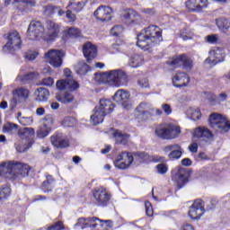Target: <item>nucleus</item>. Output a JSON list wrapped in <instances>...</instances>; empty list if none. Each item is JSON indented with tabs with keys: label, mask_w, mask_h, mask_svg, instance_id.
Instances as JSON below:
<instances>
[{
	"label": "nucleus",
	"mask_w": 230,
	"mask_h": 230,
	"mask_svg": "<svg viewBox=\"0 0 230 230\" xmlns=\"http://www.w3.org/2000/svg\"><path fill=\"white\" fill-rule=\"evenodd\" d=\"M13 4L19 10H24L26 7L35 6V2L31 0H14Z\"/></svg>",
	"instance_id": "e433bc0d"
},
{
	"label": "nucleus",
	"mask_w": 230,
	"mask_h": 230,
	"mask_svg": "<svg viewBox=\"0 0 230 230\" xmlns=\"http://www.w3.org/2000/svg\"><path fill=\"white\" fill-rule=\"evenodd\" d=\"M138 87H141V89H148L150 88V83L146 78H142L137 81Z\"/></svg>",
	"instance_id": "603ef678"
},
{
	"label": "nucleus",
	"mask_w": 230,
	"mask_h": 230,
	"mask_svg": "<svg viewBox=\"0 0 230 230\" xmlns=\"http://www.w3.org/2000/svg\"><path fill=\"white\" fill-rule=\"evenodd\" d=\"M193 136L194 137H201V139H204L205 141L213 138V134L211 133V131H209V129L205 127H199L194 129Z\"/></svg>",
	"instance_id": "7c9ffc66"
},
{
	"label": "nucleus",
	"mask_w": 230,
	"mask_h": 230,
	"mask_svg": "<svg viewBox=\"0 0 230 230\" xmlns=\"http://www.w3.org/2000/svg\"><path fill=\"white\" fill-rule=\"evenodd\" d=\"M190 84V76L184 72L176 73L172 77V84L174 87H186Z\"/></svg>",
	"instance_id": "4be33fe9"
},
{
	"label": "nucleus",
	"mask_w": 230,
	"mask_h": 230,
	"mask_svg": "<svg viewBox=\"0 0 230 230\" xmlns=\"http://www.w3.org/2000/svg\"><path fill=\"white\" fill-rule=\"evenodd\" d=\"M189 116L190 117V119H192L193 121H199V119H200L202 116V113H200V110L199 109H190Z\"/></svg>",
	"instance_id": "a19ab883"
},
{
	"label": "nucleus",
	"mask_w": 230,
	"mask_h": 230,
	"mask_svg": "<svg viewBox=\"0 0 230 230\" xmlns=\"http://www.w3.org/2000/svg\"><path fill=\"white\" fill-rule=\"evenodd\" d=\"M13 98L11 101L12 107H16L17 103H21V100L26 101L30 98V90L20 87L13 91Z\"/></svg>",
	"instance_id": "6ab92c4d"
},
{
	"label": "nucleus",
	"mask_w": 230,
	"mask_h": 230,
	"mask_svg": "<svg viewBox=\"0 0 230 230\" xmlns=\"http://www.w3.org/2000/svg\"><path fill=\"white\" fill-rule=\"evenodd\" d=\"M75 71L77 75H85V73H88V71H91V68L89 67V65H87L85 62L81 61L75 65Z\"/></svg>",
	"instance_id": "4c0bfd02"
},
{
	"label": "nucleus",
	"mask_w": 230,
	"mask_h": 230,
	"mask_svg": "<svg viewBox=\"0 0 230 230\" xmlns=\"http://www.w3.org/2000/svg\"><path fill=\"white\" fill-rule=\"evenodd\" d=\"M208 0H188L186 6L192 12H202L204 8H208Z\"/></svg>",
	"instance_id": "393cba45"
},
{
	"label": "nucleus",
	"mask_w": 230,
	"mask_h": 230,
	"mask_svg": "<svg viewBox=\"0 0 230 230\" xmlns=\"http://www.w3.org/2000/svg\"><path fill=\"white\" fill-rule=\"evenodd\" d=\"M204 213H206V209L204 208V201H202V199H197L190 208L188 216L192 220H199V218H200Z\"/></svg>",
	"instance_id": "dca6fc26"
},
{
	"label": "nucleus",
	"mask_w": 230,
	"mask_h": 230,
	"mask_svg": "<svg viewBox=\"0 0 230 230\" xmlns=\"http://www.w3.org/2000/svg\"><path fill=\"white\" fill-rule=\"evenodd\" d=\"M75 226V227H81V229L92 227V229L95 230H103V221L96 217H81Z\"/></svg>",
	"instance_id": "9b49d317"
},
{
	"label": "nucleus",
	"mask_w": 230,
	"mask_h": 230,
	"mask_svg": "<svg viewBox=\"0 0 230 230\" xmlns=\"http://www.w3.org/2000/svg\"><path fill=\"white\" fill-rule=\"evenodd\" d=\"M124 19L128 26H136V24H139V22H141V16H139L137 12L132 9H129L125 13Z\"/></svg>",
	"instance_id": "b1692460"
},
{
	"label": "nucleus",
	"mask_w": 230,
	"mask_h": 230,
	"mask_svg": "<svg viewBox=\"0 0 230 230\" xmlns=\"http://www.w3.org/2000/svg\"><path fill=\"white\" fill-rule=\"evenodd\" d=\"M18 136L22 139H28L35 136V129L33 128H22L18 130Z\"/></svg>",
	"instance_id": "72a5a7b5"
},
{
	"label": "nucleus",
	"mask_w": 230,
	"mask_h": 230,
	"mask_svg": "<svg viewBox=\"0 0 230 230\" xmlns=\"http://www.w3.org/2000/svg\"><path fill=\"white\" fill-rule=\"evenodd\" d=\"M67 33L70 37H80V30L75 27H71L67 30Z\"/></svg>",
	"instance_id": "6e6d98bb"
},
{
	"label": "nucleus",
	"mask_w": 230,
	"mask_h": 230,
	"mask_svg": "<svg viewBox=\"0 0 230 230\" xmlns=\"http://www.w3.org/2000/svg\"><path fill=\"white\" fill-rule=\"evenodd\" d=\"M60 33V25L53 21H48L46 22V28L43 33V40L47 42H53L56 39H58Z\"/></svg>",
	"instance_id": "1a4fd4ad"
},
{
	"label": "nucleus",
	"mask_w": 230,
	"mask_h": 230,
	"mask_svg": "<svg viewBox=\"0 0 230 230\" xmlns=\"http://www.w3.org/2000/svg\"><path fill=\"white\" fill-rule=\"evenodd\" d=\"M12 189L8 185H5L0 189V202H4L10 197Z\"/></svg>",
	"instance_id": "58836bf2"
},
{
	"label": "nucleus",
	"mask_w": 230,
	"mask_h": 230,
	"mask_svg": "<svg viewBox=\"0 0 230 230\" xmlns=\"http://www.w3.org/2000/svg\"><path fill=\"white\" fill-rule=\"evenodd\" d=\"M161 40H163V31L155 25H150L137 35V46L144 51H148L154 44H159Z\"/></svg>",
	"instance_id": "f03ea898"
},
{
	"label": "nucleus",
	"mask_w": 230,
	"mask_h": 230,
	"mask_svg": "<svg viewBox=\"0 0 230 230\" xmlns=\"http://www.w3.org/2000/svg\"><path fill=\"white\" fill-rule=\"evenodd\" d=\"M205 97L210 102L211 105H215L217 103V95L215 93L206 92Z\"/></svg>",
	"instance_id": "864d4df0"
},
{
	"label": "nucleus",
	"mask_w": 230,
	"mask_h": 230,
	"mask_svg": "<svg viewBox=\"0 0 230 230\" xmlns=\"http://www.w3.org/2000/svg\"><path fill=\"white\" fill-rule=\"evenodd\" d=\"M83 53L89 64L90 60H94V58H96L98 49H96V46L93 45V43L86 42L83 46Z\"/></svg>",
	"instance_id": "5701e85b"
},
{
	"label": "nucleus",
	"mask_w": 230,
	"mask_h": 230,
	"mask_svg": "<svg viewBox=\"0 0 230 230\" xmlns=\"http://www.w3.org/2000/svg\"><path fill=\"white\" fill-rule=\"evenodd\" d=\"M113 137L116 139V143L119 145H127L128 143V135L121 133V131L115 129L112 132Z\"/></svg>",
	"instance_id": "473e14b6"
},
{
	"label": "nucleus",
	"mask_w": 230,
	"mask_h": 230,
	"mask_svg": "<svg viewBox=\"0 0 230 230\" xmlns=\"http://www.w3.org/2000/svg\"><path fill=\"white\" fill-rule=\"evenodd\" d=\"M208 123L214 130L217 132H220L221 134L224 132H227L230 130V123L226 117L218 114V113H212L209 116Z\"/></svg>",
	"instance_id": "6e6552de"
},
{
	"label": "nucleus",
	"mask_w": 230,
	"mask_h": 230,
	"mask_svg": "<svg viewBox=\"0 0 230 230\" xmlns=\"http://www.w3.org/2000/svg\"><path fill=\"white\" fill-rule=\"evenodd\" d=\"M94 17L98 21L108 22L112 19V9L109 6H99L97 10L93 13Z\"/></svg>",
	"instance_id": "412c9836"
},
{
	"label": "nucleus",
	"mask_w": 230,
	"mask_h": 230,
	"mask_svg": "<svg viewBox=\"0 0 230 230\" xmlns=\"http://www.w3.org/2000/svg\"><path fill=\"white\" fill-rule=\"evenodd\" d=\"M216 24L224 35H226V37H230V21L226 18H220L216 20Z\"/></svg>",
	"instance_id": "c85d7f7f"
},
{
	"label": "nucleus",
	"mask_w": 230,
	"mask_h": 230,
	"mask_svg": "<svg viewBox=\"0 0 230 230\" xmlns=\"http://www.w3.org/2000/svg\"><path fill=\"white\" fill-rule=\"evenodd\" d=\"M121 33H123V27L121 25H117L111 30V35H113V37H119Z\"/></svg>",
	"instance_id": "09e8293b"
},
{
	"label": "nucleus",
	"mask_w": 230,
	"mask_h": 230,
	"mask_svg": "<svg viewBox=\"0 0 230 230\" xmlns=\"http://www.w3.org/2000/svg\"><path fill=\"white\" fill-rule=\"evenodd\" d=\"M38 56H39V53L31 50V51H28V52L25 54V58H26L27 60H35Z\"/></svg>",
	"instance_id": "052dcab7"
},
{
	"label": "nucleus",
	"mask_w": 230,
	"mask_h": 230,
	"mask_svg": "<svg viewBox=\"0 0 230 230\" xmlns=\"http://www.w3.org/2000/svg\"><path fill=\"white\" fill-rule=\"evenodd\" d=\"M31 167L15 160L4 161L0 164V177L9 181H21L30 175Z\"/></svg>",
	"instance_id": "f257e3e1"
},
{
	"label": "nucleus",
	"mask_w": 230,
	"mask_h": 230,
	"mask_svg": "<svg viewBox=\"0 0 230 230\" xmlns=\"http://www.w3.org/2000/svg\"><path fill=\"white\" fill-rule=\"evenodd\" d=\"M156 171L160 175H165L168 172V166L165 164H159L156 165Z\"/></svg>",
	"instance_id": "8fccbe9b"
},
{
	"label": "nucleus",
	"mask_w": 230,
	"mask_h": 230,
	"mask_svg": "<svg viewBox=\"0 0 230 230\" xmlns=\"http://www.w3.org/2000/svg\"><path fill=\"white\" fill-rule=\"evenodd\" d=\"M57 88L59 89V91H76L77 89H80V84L76 82L73 78H68L65 80H59L57 82Z\"/></svg>",
	"instance_id": "aec40b11"
},
{
	"label": "nucleus",
	"mask_w": 230,
	"mask_h": 230,
	"mask_svg": "<svg viewBox=\"0 0 230 230\" xmlns=\"http://www.w3.org/2000/svg\"><path fill=\"white\" fill-rule=\"evenodd\" d=\"M41 84L42 85H46L47 87H51V85H53L54 84V81H53V78L47 77L42 80Z\"/></svg>",
	"instance_id": "680f3d73"
},
{
	"label": "nucleus",
	"mask_w": 230,
	"mask_h": 230,
	"mask_svg": "<svg viewBox=\"0 0 230 230\" xmlns=\"http://www.w3.org/2000/svg\"><path fill=\"white\" fill-rule=\"evenodd\" d=\"M180 37L182 40H190L193 39V32L188 29H183L180 31Z\"/></svg>",
	"instance_id": "37998d69"
},
{
	"label": "nucleus",
	"mask_w": 230,
	"mask_h": 230,
	"mask_svg": "<svg viewBox=\"0 0 230 230\" xmlns=\"http://www.w3.org/2000/svg\"><path fill=\"white\" fill-rule=\"evenodd\" d=\"M95 80L98 84H109L114 87H121L127 85L128 77L122 70H111L102 74H96Z\"/></svg>",
	"instance_id": "7ed1b4c3"
},
{
	"label": "nucleus",
	"mask_w": 230,
	"mask_h": 230,
	"mask_svg": "<svg viewBox=\"0 0 230 230\" xmlns=\"http://www.w3.org/2000/svg\"><path fill=\"white\" fill-rule=\"evenodd\" d=\"M157 137L170 141L181 136V126L173 123H165L158 126L155 131Z\"/></svg>",
	"instance_id": "0eeeda50"
},
{
	"label": "nucleus",
	"mask_w": 230,
	"mask_h": 230,
	"mask_svg": "<svg viewBox=\"0 0 230 230\" xmlns=\"http://www.w3.org/2000/svg\"><path fill=\"white\" fill-rule=\"evenodd\" d=\"M142 13H146V15H154L155 13V9H142Z\"/></svg>",
	"instance_id": "69168bd1"
},
{
	"label": "nucleus",
	"mask_w": 230,
	"mask_h": 230,
	"mask_svg": "<svg viewBox=\"0 0 230 230\" xmlns=\"http://www.w3.org/2000/svg\"><path fill=\"white\" fill-rule=\"evenodd\" d=\"M162 113L164 112L165 116H170L172 112H173V110L172 109V105L168 103H163L161 105Z\"/></svg>",
	"instance_id": "de8ad7c7"
},
{
	"label": "nucleus",
	"mask_w": 230,
	"mask_h": 230,
	"mask_svg": "<svg viewBox=\"0 0 230 230\" xmlns=\"http://www.w3.org/2000/svg\"><path fill=\"white\" fill-rule=\"evenodd\" d=\"M190 172L186 170V168L180 167L178 168V172L175 173L173 179L174 181H177L178 184L181 186L188 182Z\"/></svg>",
	"instance_id": "cd10ccee"
},
{
	"label": "nucleus",
	"mask_w": 230,
	"mask_h": 230,
	"mask_svg": "<svg viewBox=\"0 0 230 230\" xmlns=\"http://www.w3.org/2000/svg\"><path fill=\"white\" fill-rule=\"evenodd\" d=\"M19 123H21V125H23L24 127L30 126L33 123V118L32 117H20Z\"/></svg>",
	"instance_id": "49530a36"
},
{
	"label": "nucleus",
	"mask_w": 230,
	"mask_h": 230,
	"mask_svg": "<svg viewBox=\"0 0 230 230\" xmlns=\"http://www.w3.org/2000/svg\"><path fill=\"white\" fill-rule=\"evenodd\" d=\"M64 51L58 49H50L45 54V58L52 67H61L63 64L62 58Z\"/></svg>",
	"instance_id": "f8f14e48"
},
{
	"label": "nucleus",
	"mask_w": 230,
	"mask_h": 230,
	"mask_svg": "<svg viewBox=\"0 0 230 230\" xmlns=\"http://www.w3.org/2000/svg\"><path fill=\"white\" fill-rule=\"evenodd\" d=\"M206 42H208V44H217L218 42V35L217 34H211L205 37Z\"/></svg>",
	"instance_id": "3c124183"
},
{
	"label": "nucleus",
	"mask_w": 230,
	"mask_h": 230,
	"mask_svg": "<svg viewBox=\"0 0 230 230\" xmlns=\"http://www.w3.org/2000/svg\"><path fill=\"white\" fill-rule=\"evenodd\" d=\"M189 150L190 152H191L192 154H197L198 150H199V145L197 143H192L189 146Z\"/></svg>",
	"instance_id": "e2e57ef3"
},
{
	"label": "nucleus",
	"mask_w": 230,
	"mask_h": 230,
	"mask_svg": "<svg viewBox=\"0 0 230 230\" xmlns=\"http://www.w3.org/2000/svg\"><path fill=\"white\" fill-rule=\"evenodd\" d=\"M112 111H114V104L111 100H101L99 106L95 107L93 114L91 116V123H93V125H100V123H103L105 116L111 114Z\"/></svg>",
	"instance_id": "423d86ee"
},
{
	"label": "nucleus",
	"mask_w": 230,
	"mask_h": 230,
	"mask_svg": "<svg viewBox=\"0 0 230 230\" xmlns=\"http://www.w3.org/2000/svg\"><path fill=\"white\" fill-rule=\"evenodd\" d=\"M87 2L88 0H69L67 8H71L75 13H80L85 8Z\"/></svg>",
	"instance_id": "c756f323"
},
{
	"label": "nucleus",
	"mask_w": 230,
	"mask_h": 230,
	"mask_svg": "<svg viewBox=\"0 0 230 230\" xmlns=\"http://www.w3.org/2000/svg\"><path fill=\"white\" fill-rule=\"evenodd\" d=\"M35 100L36 102H47L48 98H49V90L46 88H38L35 92Z\"/></svg>",
	"instance_id": "2f4dec72"
},
{
	"label": "nucleus",
	"mask_w": 230,
	"mask_h": 230,
	"mask_svg": "<svg viewBox=\"0 0 230 230\" xmlns=\"http://www.w3.org/2000/svg\"><path fill=\"white\" fill-rule=\"evenodd\" d=\"M49 132H51V127H47L46 125H43L37 131V137H39L40 139H44V137H48Z\"/></svg>",
	"instance_id": "ea45409f"
},
{
	"label": "nucleus",
	"mask_w": 230,
	"mask_h": 230,
	"mask_svg": "<svg viewBox=\"0 0 230 230\" xmlns=\"http://www.w3.org/2000/svg\"><path fill=\"white\" fill-rule=\"evenodd\" d=\"M56 100H58V102H60V103L67 104L72 103V102L75 100V96L66 92L65 93L58 94L56 96Z\"/></svg>",
	"instance_id": "f704fd0d"
},
{
	"label": "nucleus",
	"mask_w": 230,
	"mask_h": 230,
	"mask_svg": "<svg viewBox=\"0 0 230 230\" xmlns=\"http://www.w3.org/2000/svg\"><path fill=\"white\" fill-rule=\"evenodd\" d=\"M76 119L73 117H66L62 120L63 127H75Z\"/></svg>",
	"instance_id": "a18cd8bd"
},
{
	"label": "nucleus",
	"mask_w": 230,
	"mask_h": 230,
	"mask_svg": "<svg viewBox=\"0 0 230 230\" xmlns=\"http://www.w3.org/2000/svg\"><path fill=\"white\" fill-rule=\"evenodd\" d=\"M144 62L143 56L136 54L130 58L128 65L130 67H139Z\"/></svg>",
	"instance_id": "c9c22d12"
},
{
	"label": "nucleus",
	"mask_w": 230,
	"mask_h": 230,
	"mask_svg": "<svg viewBox=\"0 0 230 230\" xmlns=\"http://www.w3.org/2000/svg\"><path fill=\"white\" fill-rule=\"evenodd\" d=\"M47 230H64V224L58 222L48 227Z\"/></svg>",
	"instance_id": "bf43d9fd"
},
{
	"label": "nucleus",
	"mask_w": 230,
	"mask_h": 230,
	"mask_svg": "<svg viewBox=\"0 0 230 230\" xmlns=\"http://www.w3.org/2000/svg\"><path fill=\"white\" fill-rule=\"evenodd\" d=\"M93 199L99 206H107L111 200V192L101 187L93 191Z\"/></svg>",
	"instance_id": "a211bd4d"
},
{
	"label": "nucleus",
	"mask_w": 230,
	"mask_h": 230,
	"mask_svg": "<svg viewBox=\"0 0 230 230\" xmlns=\"http://www.w3.org/2000/svg\"><path fill=\"white\" fill-rule=\"evenodd\" d=\"M4 132H6L7 134H13V132H17V124L10 122L4 124Z\"/></svg>",
	"instance_id": "c03bdc74"
},
{
	"label": "nucleus",
	"mask_w": 230,
	"mask_h": 230,
	"mask_svg": "<svg viewBox=\"0 0 230 230\" xmlns=\"http://www.w3.org/2000/svg\"><path fill=\"white\" fill-rule=\"evenodd\" d=\"M113 100L117 103H120L123 109H126L127 111H130V109H132V104L128 102V100H130V93L127 90H118L113 95Z\"/></svg>",
	"instance_id": "2eb2a0df"
},
{
	"label": "nucleus",
	"mask_w": 230,
	"mask_h": 230,
	"mask_svg": "<svg viewBox=\"0 0 230 230\" xmlns=\"http://www.w3.org/2000/svg\"><path fill=\"white\" fill-rule=\"evenodd\" d=\"M66 17L70 22H75L76 21V14L73 13V11L71 10L66 12Z\"/></svg>",
	"instance_id": "13d9d810"
},
{
	"label": "nucleus",
	"mask_w": 230,
	"mask_h": 230,
	"mask_svg": "<svg viewBox=\"0 0 230 230\" xmlns=\"http://www.w3.org/2000/svg\"><path fill=\"white\" fill-rule=\"evenodd\" d=\"M168 64L169 66H172V67H181V66H183L187 70L193 67V61H191L186 55L174 57L171 61H168Z\"/></svg>",
	"instance_id": "f3484780"
},
{
	"label": "nucleus",
	"mask_w": 230,
	"mask_h": 230,
	"mask_svg": "<svg viewBox=\"0 0 230 230\" xmlns=\"http://www.w3.org/2000/svg\"><path fill=\"white\" fill-rule=\"evenodd\" d=\"M145 157V153L122 152L120 155L117 156L114 164L116 168H119V170H126V168H128V166H130L132 163H134V164L142 163Z\"/></svg>",
	"instance_id": "20e7f679"
},
{
	"label": "nucleus",
	"mask_w": 230,
	"mask_h": 230,
	"mask_svg": "<svg viewBox=\"0 0 230 230\" xmlns=\"http://www.w3.org/2000/svg\"><path fill=\"white\" fill-rule=\"evenodd\" d=\"M181 164H182V166H191V164H192L191 159H190V158L182 159Z\"/></svg>",
	"instance_id": "338daca9"
},
{
	"label": "nucleus",
	"mask_w": 230,
	"mask_h": 230,
	"mask_svg": "<svg viewBox=\"0 0 230 230\" xmlns=\"http://www.w3.org/2000/svg\"><path fill=\"white\" fill-rule=\"evenodd\" d=\"M225 58L226 53L224 52V49L215 47L209 51V57L205 60V64H209V66H217L218 62H224Z\"/></svg>",
	"instance_id": "ddd939ff"
},
{
	"label": "nucleus",
	"mask_w": 230,
	"mask_h": 230,
	"mask_svg": "<svg viewBox=\"0 0 230 230\" xmlns=\"http://www.w3.org/2000/svg\"><path fill=\"white\" fill-rule=\"evenodd\" d=\"M44 26H42L40 22H31L27 31V36L31 40H35V39H39V37L44 39Z\"/></svg>",
	"instance_id": "4468645a"
},
{
	"label": "nucleus",
	"mask_w": 230,
	"mask_h": 230,
	"mask_svg": "<svg viewBox=\"0 0 230 230\" xmlns=\"http://www.w3.org/2000/svg\"><path fill=\"white\" fill-rule=\"evenodd\" d=\"M154 114L155 116H163V111L159 108H154L146 102H141L136 108V119L138 123L152 121L154 119Z\"/></svg>",
	"instance_id": "39448f33"
},
{
	"label": "nucleus",
	"mask_w": 230,
	"mask_h": 230,
	"mask_svg": "<svg viewBox=\"0 0 230 230\" xmlns=\"http://www.w3.org/2000/svg\"><path fill=\"white\" fill-rule=\"evenodd\" d=\"M146 207V215L147 217H153L154 215V208H152V204H150L148 201L145 202Z\"/></svg>",
	"instance_id": "5fc2aeb1"
},
{
	"label": "nucleus",
	"mask_w": 230,
	"mask_h": 230,
	"mask_svg": "<svg viewBox=\"0 0 230 230\" xmlns=\"http://www.w3.org/2000/svg\"><path fill=\"white\" fill-rule=\"evenodd\" d=\"M181 230H195V228L192 225L186 223L181 226Z\"/></svg>",
	"instance_id": "774afa93"
},
{
	"label": "nucleus",
	"mask_w": 230,
	"mask_h": 230,
	"mask_svg": "<svg viewBox=\"0 0 230 230\" xmlns=\"http://www.w3.org/2000/svg\"><path fill=\"white\" fill-rule=\"evenodd\" d=\"M35 76H36L35 72H31L24 75H19L18 80H21V82H22V84H28L29 82H31V80H33V78H35Z\"/></svg>",
	"instance_id": "79ce46f5"
},
{
	"label": "nucleus",
	"mask_w": 230,
	"mask_h": 230,
	"mask_svg": "<svg viewBox=\"0 0 230 230\" xmlns=\"http://www.w3.org/2000/svg\"><path fill=\"white\" fill-rule=\"evenodd\" d=\"M164 150V152H171L168 155L169 159H180L181 155H182V147L179 144L166 146Z\"/></svg>",
	"instance_id": "bb28decb"
},
{
	"label": "nucleus",
	"mask_w": 230,
	"mask_h": 230,
	"mask_svg": "<svg viewBox=\"0 0 230 230\" xmlns=\"http://www.w3.org/2000/svg\"><path fill=\"white\" fill-rule=\"evenodd\" d=\"M16 150L20 154H22V152H26V150H28V146L26 145L21 146V144H16Z\"/></svg>",
	"instance_id": "0e129e2a"
},
{
	"label": "nucleus",
	"mask_w": 230,
	"mask_h": 230,
	"mask_svg": "<svg viewBox=\"0 0 230 230\" xmlns=\"http://www.w3.org/2000/svg\"><path fill=\"white\" fill-rule=\"evenodd\" d=\"M50 143L56 148H67V146H69V140H67L62 134L51 136Z\"/></svg>",
	"instance_id": "a878e982"
},
{
	"label": "nucleus",
	"mask_w": 230,
	"mask_h": 230,
	"mask_svg": "<svg viewBox=\"0 0 230 230\" xmlns=\"http://www.w3.org/2000/svg\"><path fill=\"white\" fill-rule=\"evenodd\" d=\"M53 123H55V119L53 118V115H47L45 117V121L43 125H46V127L51 128V125H53Z\"/></svg>",
	"instance_id": "4d7b16f0"
},
{
	"label": "nucleus",
	"mask_w": 230,
	"mask_h": 230,
	"mask_svg": "<svg viewBox=\"0 0 230 230\" xmlns=\"http://www.w3.org/2000/svg\"><path fill=\"white\" fill-rule=\"evenodd\" d=\"M22 43V40H21L19 32H17V31H11L7 33V42L4 49L7 51H17V49H21Z\"/></svg>",
	"instance_id": "9d476101"
}]
</instances>
